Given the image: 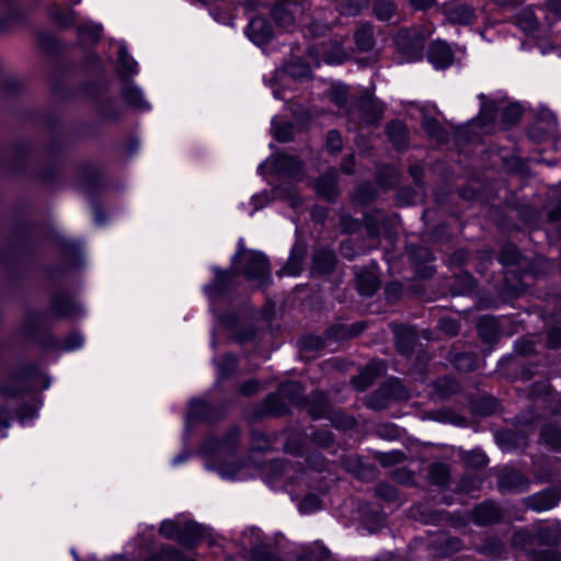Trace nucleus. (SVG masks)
Wrapping results in <instances>:
<instances>
[{
  "label": "nucleus",
  "mask_w": 561,
  "mask_h": 561,
  "mask_svg": "<svg viewBox=\"0 0 561 561\" xmlns=\"http://www.w3.org/2000/svg\"><path fill=\"white\" fill-rule=\"evenodd\" d=\"M561 541V533L551 527H542L529 537L524 550L531 561H561V553L554 548Z\"/></svg>",
  "instance_id": "f257e3e1"
},
{
  "label": "nucleus",
  "mask_w": 561,
  "mask_h": 561,
  "mask_svg": "<svg viewBox=\"0 0 561 561\" xmlns=\"http://www.w3.org/2000/svg\"><path fill=\"white\" fill-rule=\"evenodd\" d=\"M383 115V105L369 95L360 96L350 111V116L358 121L359 126L377 124Z\"/></svg>",
  "instance_id": "f03ea898"
},
{
  "label": "nucleus",
  "mask_w": 561,
  "mask_h": 561,
  "mask_svg": "<svg viewBox=\"0 0 561 561\" xmlns=\"http://www.w3.org/2000/svg\"><path fill=\"white\" fill-rule=\"evenodd\" d=\"M301 9V0H275L271 15L275 23L283 30L294 26L296 13Z\"/></svg>",
  "instance_id": "7ed1b4c3"
},
{
  "label": "nucleus",
  "mask_w": 561,
  "mask_h": 561,
  "mask_svg": "<svg viewBox=\"0 0 561 561\" xmlns=\"http://www.w3.org/2000/svg\"><path fill=\"white\" fill-rule=\"evenodd\" d=\"M529 485L530 480L528 477L515 468L505 467L499 473L497 488L502 493H523L528 491Z\"/></svg>",
  "instance_id": "20e7f679"
},
{
  "label": "nucleus",
  "mask_w": 561,
  "mask_h": 561,
  "mask_svg": "<svg viewBox=\"0 0 561 561\" xmlns=\"http://www.w3.org/2000/svg\"><path fill=\"white\" fill-rule=\"evenodd\" d=\"M243 274L248 279L263 284L271 276L267 257L261 252H251L245 257Z\"/></svg>",
  "instance_id": "39448f33"
},
{
  "label": "nucleus",
  "mask_w": 561,
  "mask_h": 561,
  "mask_svg": "<svg viewBox=\"0 0 561 561\" xmlns=\"http://www.w3.org/2000/svg\"><path fill=\"white\" fill-rule=\"evenodd\" d=\"M215 280L205 286V293L210 300H217L228 294L236 286L237 273L227 270L222 271L218 267L214 268Z\"/></svg>",
  "instance_id": "423d86ee"
},
{
  "label": "nucleus",
  "mask_w": 561,
  "mask_h": 561,
  "mask_svg": "<svg viewBox=\"0 0 561 561\" xmlns=\"http://www.w3.org/2000/svg\"><path fill=\"white\" fill-rule=\"evenodd\" d=\"M50 312L57 318L71 319L81 313L75 297L68 293H56L50 298Z\"/></svg>",
  "instance_id": "0eeeda50"
},
{
  "label": "nucleus",
  "mask_w": 561,
  "mask_h": 561,
  "mask_svg": "<svg viewBox=\"0 0 561 561\" xmlns=\"http://www.w3.org/2000/svg\"><path fill=\"white\" fill-rule=\"evenodd\" d=\"M397 44L408 61L422 59L424 41L416 33L401 32L397 37Z\"/></svg>",
  "instance_id": "6e6552de"
},
{
  "label": "nucleus",
  "mask_w": 561,
  "mask_h": 561,
  "mask_svg": "<svg viewBox=\"0 0 561 561\" xmlns=\"http://www.w3.org/2000/svg\"><path fill=\"white\" fill-rule=\"evenodd\" d=\"M561 500V492L556 488H548L541 492L528 496L525 504L528 508L541 512L551 510L558 505Z\"/></svg>",
  "instance_id": "1a4fd4ad"
},
{
  "label": "nucleus",
  "mask_w": 561,
  "mask_h": 561,
  "mask_svg": "<svg viewBox=\"0 0 561 561\" xmlns=\"http://www.w3.org/2000/svg\"><path fill=\"white\" fill-rule=\"evenodd\" d=\"M245 33L254 44L263 45L272 39L274 30L266 18L255 16L250 20Z\"/></svg>",
  "instance_id": "9d476101"
},
{
  "label": "nucleus",
  "mask_w": 561,
  "mask_h": 561,
  "mask_svg": "<svg viewBox=\"0 0 561 561\" xmlns=\"http://www.w3.org/2000/svg\"><path fill=\"white\" fill-rule=\"evenodd\" d=\"M427 60L436 69H446L454 61V51L444 41H435L431 43L427 49Z\"/></svg>",
  "instance_id": "9b49d317"
},
{
  "label": "nucleus",
  "mask_w": 561,
  "mask_h": 561,
  "mask_svg": "<svg viewBox=\"0 0 561 561\" xmlns=\"http://www.w3.org/2000/svg\"><path fill=\"white\" fill-rule=\"evenodd\" d=\"M289 412L288 404L283 400L278 390L268 394L257 408L255 414L257 417L274 416L279 417Z\"/></svg>",
  "instance_id": "f8f14e48"
},
{
  "label": "nucleus",
  "mask_w": 561,
  "mask_h": 561,
  "mask_svg": "<svg viewBox=\"0 0 561 561\" xmlns=\"http://www.w3.org/2000/svg\"><path fill=\"white\" fill-rule=\"evenodd\" d=\"M305 407L313 420L327 419L333 409L328 397L321 391L311 392L306 399Z\"/></svg>",
  "instance_id": "ddd939ff"
},
{
  "label": "nucleus",
  "mask_w": 561,
  "mask_h": 561,
  "mask_svg": "<svg viewBox=\"0 0 561 561\" xmlns=\"http://www.w3.org/2000/svg\"><path fill=\"white\" fill-rule=\"evenodd\" d=\"M273 167L277 173L293 179H298L302 174L301 161L287 153L276 154L273 161Z\"/></svg>",
  "instance_id": "4468645a"
},
{
  "label": "nucleus",
  "mask_w": 561,
  "mask_h": 561,
  "mask_svg": "<svg viewBox=\"0 0 561 561\" xmlns=\"http://www.w3.org/2000/svg\"><path fill=\"white\" fill-rule=\"evenodd\" d=\"M444 14L449 23L459 25L471 24L476 19L473 8L465 3L445 7Z\"/></svg>",
  "instance_id": "2eb2a0df"
},
{
  "label": "nucleus",
  "mask_w": 561,
  "mask_h": 561,
  "mask_svg": "<svg viewBox=\"0 0 561 561\" xmlns=\"http://www.w3.org/2000/svg\"><path fill=\"white\" fill-rule=\"evenodd\" d=\"M502 512L497 505L484 502L478 505L472 512V520L476 525L486 526L500 522Z\"/></svg>",
  "instance_id": "dca6fc26"
},
{
  "label": "nucleus",
  "mask_w": 561,
  "mask_h": 561,
  "mask_svg": "<svg viewBox=\"0 0 561 561\" xmlns=\"http://www.w3.org/2000/svg\"><path fill=\"white\" fill-rule=\"evenodd\" d=\"M336 265V255L330 249H318L312 257V273L318 275H328L332 273Z\"/></svg>",
  "instance_id": "f3484780"
},
{
  "label": "nucleus",
  "mask_w": 561,
  "mask_h": 561,
  "mask_svg": "<svg viewBox=\"0 0 561 561\" xmlns=\"http://www.w3.org/2000/svg\"><path fill=\"white\" fill-rule=\"evenodd\" d=\"M206 528L195 522L182 524L179 542L186 547L193 548L197 546L206 537Z\"/></svg>",
  "instance_id": "a211bd4d"
},
{
  "label": "nucleus",
  "mask_w": 561,
  "mask_h": 561,
  "mask_svg": "<svg viewBox=\"0 0 561 561\" xmlns=\"http://www.w3.org/2000/svg\"><path fill=\"white\" fill-rule=\"evenodd\" d=\"M317 193L327 201H334L339 194L337 172L335 169L329 170L316 182Z\"/></svg>",
  "instance_id": "6ab92c4d"
},
{
  "label": "nucleus",
  "mask_w": 561,
  "mask_h": 561,
  "mask_svg": "<svg viewBox=\"0 0 561 561\" xmlns=\"http://www.w3.org/2000/svg\"><path fill=\"white\" fill-rule=\"evenodd\" d=\"M386 133L393 147L401 151L407 149L409 131L407 125L398 119L391 121L386 126Z\"/></svg>",
  "instance_id": "aec40b11"
},
{
  "label": "nucleus",
  "mask_w": 561,
  "mask_h": 561,
  "mask_svg": "<svg viewBox=\"0 0 561 561\" xmlns=\"http://www.w3.org/2000/svg\"><path fill=\"white\" fill-rule=\"evenodd\" d=\"M357 290L362 296L371 297L379 288L380 280L373 270L356 271Z\"/></svg>",
  "instance_id": "412c9836"
},
{
  "label": "nucleus",
  "mask_w": 561,
  "mask_h": 561,
  "mask_svg": "<svg viewBox=\"0 0 561 561\" xmlns=\"http://www.w3.org/2000/svg\"><path fill=\"white\" fill-rule=\"evenodd\" d=\"M396 344L399 352L403 355H410L417 340L414 328L409 325H398L394 329Z\"/></svg>",
  "instance_id": "4be33fe9"
},
{
  "label": "nucleus",
  "mask_w": 561,
  "mask_h": 561,
  "mask_svg": "<svg viewBox=\"0 0 561 561\" xmlns=\"http://www.w3.org/2000/svg\"><path fill=\"white\" fill-rule=\"evenodd\" d=\"M278 392L283 400L294 407H305L306 397L304 388L297 381H287L278 386Z\"/></svg>",
  "instance_id": "5701e85b"
},
{
  "label": "nucleus",
  "mask_w": 561,
  "mask_h": 561,
  "mask_svg": "<svg viewBox=\"0 0 561 561\" xmlns=\"http://www.w3.org/2000/svg\"><path fill=\"white\" fill-rule=\"evenodd\" d=\"M480 339L489 344L497 341L500 335V327L497 320L491 316H483L479 319L477 324Z\"/></svg>",
  "instance_id": "b1692460"
},
{
  "label": "nucleus",
  "mask_w": 561,
  "mask_h": 561,
  "mask_svg": "<svg viewBox=\"0 0 561 561\" xmlns=\"http://www.w3.org/2000/svg\"><path fill=\"white\" fill-rule=\"evenodd\" d=\"M47 322V314L43 311L34 310L30 311L23 320V332L24 334L33 339L44 328Z\"/></svg>",
  "instance_id": "393cba45"
},
{
  "label": "nucleus",
  "mask_w": 561,
  "mask_h": 561,
  "mask_svg": "<svg viewBox=\"0 0 561 561\" xmlns=\"http://www.w3.org/2000/svg\"><path fill=\"white\" fill-rule=\"evenodd\" d=\"M354 42L358 50H371L375 46L373 26L369 23L362 24L354 33Z\"/></svg>",
  "instance_id": "a878e982"
},
{
  "label": "nucleus",
  "mask_w": 561,
  "mask_h": 561,
  "mask_svg": "<svg viewBox=\"0 0 561 561\" xmlns=\"http://www.w3.org/2000/svg\"><path fill=\"white\" fill-rule=\"evenodd\" d=\"M124 100L133 107L137 110H148L149 104L144 99L142 92L131 82L127 81L122 90Z\"/></svg>",
  "instance_id": "bb28decb"
},
{
  "label": "nucleus",
  "mask_w": 561,
  "mask_h": 561,
  "mask_svg": "<svg viewBox=\"0 0 561 561\" xmlns=\"http://www.w3.org/2000/svg\"><path fill=\"white\" fill-rule=\"evenodd\" d=\"M378 374L379 370L376 365H368L352 378V385L356 390L365 391L374 383Z\"/></svg>",
  "instance_id": "cd10ccee"
},
{
  "label": "nucleus",
  "mask_w": 561,
  "mask_h": 561,
  "mask_svg": "<svg viewBox=\"0 0 561 561\" xmlns=\"http://www.w3.org/2000/svg\"><path fill=\"white\" fill-rule=\"evenodd\" d=\"M397 3L393 0H374L371 11L374 16L381 21H390L397 13Z\"/></svg>",
  "instance_id": "c85d7f7f"
},
{
  "label": "nucleus",
  "mask_w": 561,
  "mask_h": 561,
  "mask_svg": "<svg viewBox=\"0 0 561 561\" xmlns=\"http://www.w3.org/2000/svg\"><path fill=\"white\" fill-rule=\"evenodd\" d=\"M433 388L435 394L440 399L449 398L460 390L458 381L450 376H444L436 379L433 383Z\"/></svg>",
  "instance_id": "c756f323"
},
{
  "label": "nucleus",
  "mask_w": 561,
  "mask_h": 561,
  "mask_svg": "<svg viewBox=\"0 0 561 561\" xmlns=\"http://www.w3.org/2000/svg\"><path fill=\"white\" fill-rule=\"evenodd\" d=\"M379 393H383L388 398V400H403L408 398L407 389L398 378H392L385 381L379 387Z\"/></svg>",
  "instance_id": "7c9ffc66"
},
{
  "label": "nucleus",
  "mask_w": 561,
  "mask_h": 561,
  "mask_svg": "<svg viewBox=\"0 0 561 561\" xmlns=\"http://www.w3.org/2000/svg\"><path fill=\"white\" fill-rule=\"evenodd\" d=\"M428 481L438 486H446L449 483L450 472L446 465L434 462L428 466Z\"/></svg>",
  "instance_id": "2f4dec72"
},
{
  "label": "nucleus",
  "mask_w": 561,
  "mask_h": 561,
  "mask_svg": "<svg viewBox=\"0 0 561 561\" xmlns=\"http://www.w3.org/2000/svg\"><path fill=\"white\" fill-rule=\"evenodd\" d=\"M284 71L294 79H307L311 75V68L308 62L300 58H294L284 65Z\"/></svg>",
  "instance_id": "473e14b6"
},
{
  "label": "nucleus",
  "mask_w": 561,
  "mask_h": 561,
  "mask_svg": "<svg viewBox=\"0 0 561 561\" xmlns=\"http://www.w3.org/2000/svg\"><path fill=\"white\" fill-rule=\"evenodd\" d=\"M449 359L459 371H472L477 368V358L470 352H450Z\"/></svg>",
  "instance_id": "72a5a7b5"
},
{
  "label": "nucleus",
  "mask_w": 561,
  "mask_h": 561,
  "mask_svg": "<svg viewBox=\"0 0 561 561\" xmlns=\"http://www.w3.org/2000/svg\"><path fill=\"white\" fill-rule=\"evenodd\" d=\"M322 57L327 64H342L347 55L341 44L331 42L323 44Z\"/></svg>",
  "instance_id": "f704fd0d"
},
{
  "label": "nucleus",
  "mask_w": 561,
  "mask_h": 561,
  "mask_svg": "<svg viewBox=\"0 0 561 561\" xmlns=\"http://www.w3.org/2000/svg\"><path fill=\"white\" fill-rule=\"evenodd\" d=\"M304 256L305 250L302 248H294L282 272L293 276L300 274Z\"/></svg>",
  "instance_id": "c9c22d12"
},
{
  "label": "nucleus",
  "mask_w": 561,
  "mask_h": 561,
  "mask_svg": "<svg viewBox=\"0 0 561 561\" xmlns=\"http://www.w3.org/2000/svg\"><path fill=\"white\" fill-rule=\"evenodd\" d=\"M118 61L122 77H129L137 72V62L128 54L127 47L124 45L118 48Z\"/></svg>",
  "instance_id": "e433bc0d"
},
{
  "label": "nucleus",
  "mask_w": 561,
  "mask_h": 561,
  "mask_svg": "<svg viewBox=\"0 0 561 561\" xmlns=\"http://www.w3.org/2000/svg\"><path fill=\"white\" fill-rule=\"evenodd\" d=\"M497 259L504 266H515L520 264L522 254L516 245L507 243L501 249Z\"/></svg>",
  "instance_id": "4c0bfd02"
},
{
  "label": "nucleus",
  "mask_w": 561,
  "mask_h": 561,
  "mask_svg": "<svg viewBox=\"0 0 561 561\" xmlns=\"http://www.w3.org/2000/svg\"><path fill=\"white\" fill-rule=\"evenodd\" d=\"M378 195L376 186L369 182L359 184L354 193V201L360 205H368Z\"/></svg>",
  "instance_id": "58836bf2"
},
{
  "label": "nucleus",
  "mask_w": 561,
  "mask_h": 561,
  "mask_svg": "<svg viewBox=\"0 0 561 561\" xmlns=\"http://www.w3.org/2000/svg\"><path fill=\"white\" fill-rule=\"evenodd\" d=\"M238 367V357L234 354L228 353L217 364L218 377L220 379L231 378Z\"/></svg>",
  "instance_id": "ea45409f"
},
{
  "label": "nucleus",
  "mask_w": 561,
  "mask_h": 561,
  "mask_svg": "<svg viewBox=\"0 0 561 561\" xmlns=\"http://www.w3.org/2000/svg\"><path fill=\"white\" fill-rule=\"evenodd\" d=\"M541 438L552 449H561V430L554 425L548 424L541 428Z\"/></svg>",
  "instance_id": "a19ab883"
},
{
  "label": "nucleus",
  "mask_w": 561,
  "mask_h": 561,
  "mask_svg": "<svg viewBox=\"0 0 561 561\" xmlns=\"http://www.w3.org/2000/svg\"><path fill=\"white\" fill-rule=\"evenodd\" d=\"M250 561H279V558L266 543H256L250 550Z\"/></svg>",
  "instance_id": "79ce46f5"
},
{
  "label": "nucleus",
  "mask_w": 561,
  "mask_h": 561,
  "mask_svg": "<svg viewBox=\"0 0 561 561\" xmlns=\"http://www.w3.org/2000/svg\"><path fill=\"white\" fill-rule=\"evenodd\" d=\"M330 557V551L327 547L316 542L313 547L305 550L299 556V561H325Z\"/></svg>",
  "instance_id": "37998d69"
},
{
  "label": "nucleus",
  "mask_w": 561,
  "mask_h": 561,
  "mask_svg": "<svg viewBox=\"0 0 561 561\" xmlns=\"http://www.w3.org/2000/svg\"><path fill=\"white\" fill-rule=\"evenodd\" d=\"M370 0H343L340 10L343 15L356 16L368 8Z\"/></svg>",
  "instance_id": "c03bdc74"
},
{
  "label": "nucleus",
  "mask_w": 561,
  "mask_h": 561,
  "mask_svg": "<svg viewBox=\"0 0 561 561\" xmlns=\"http://www.w3.org/2000/svg\"><path fill=\"white\" fill-rule=\"evenodd\" d=\"M397 170L391 165H381L377 169L376 178L381 187L389 188L396 184Z\"/></svg>",
  "instance_id": "a18cd8bd"
},
{
  "label": "nucleus",
  "mask_w": 561,
  "mask_h": 561,
  "mask_svg": "<svg viewBox=\"0 0 561 561\" xmlns=\"http://www.w3.org/2000/svg\"><path fill=\"white\" fill-rule=\"evenodd\" d=\"M50 18L60 26H71L76 21V12L73 10L61 11L57 5L49 8Z\"/></svg>",
  "instance_id": "49530a36"
},
{
  "label": "nucleus",
  "mask_w": 561,
  "mask_h": 561,
  "mask_svg": "<svg viewBox=\"0 0 561 561\" xmlns=\"http://www.w3.org/2000/svg\"><path fill=\"white\" fill-rule=\"evenodd\" d=\"M146 561H184V558L179 549L164 546L157 554L151 556Z\"/></svg>",
  "instance_id": "de8ad7c7"
},
{
  "label": "nucleus",
  "mask_w": 561,
  "mask_h": 561,
  "mask_svg": "<svg viewBox=\"0 0 561 561\" xmlns=\"http://www.w3.org/2000/svg\"><path fill=\"white\" fill-rule=\"evenodd\" d=\"M375 458L382 467H390L403 462L405 455L400 450H391L388 453L378 451Z\"/></svg>",
  "instance_id": "09e8293b"
},
{
  "label": "nucleus",
  "mask_w": 561,
  "mask_h": 561,
  "mask_svg": "<svg viewBox=\"0 0 561 561\" xmlns=\"http://www.w3.org/2000/svg\"><path fill=\"white\" fill-rule=\"evenodd\" d=\"M22 391L21 378L18 376L10 377L0 383V394L4 398H13Z\"/></svg>",
  "instance_id": "8fccbe9b"
},
{
  "label": "nucleus",
  "mask_w": 561,
  "mask_h": 561,
  "mask_svg": "<svg viewBox=\"0 0 561 561\" xmlns=\"http://www.w3.org/2000/svg\"><path fill=\"white\" fill-rule=\"evenodd\" d=\"M327 419L336 428L346 430V428H352L355 426V420L352 416L346 415L345 413H343L339 410L332 409L330 415Z\"/></svg>",
  "instance_id": "3c124183"
},
{
  "label": "nucleus",
  "mask_w": 561,
  "mask_h": 561,
  "mask_svg": "<svg viewBox=\"0 0 561 561\" xmlns=\"http://www.w3.org/2000/svg\"><path fill=\"white\" fill-rule=\"evenodd\" d=\"M182 524L165 519L159 527V534L167 539L179 541Z\"/></svg>",
  "instance_id": "603ef678"
},
{
  "label": "nucleus",
  "mask_w": 561,
  "mask_h": 561,
  "mask_svg": "<svg viewBox=\"0 0 561 561\" xmlns=\"http://www.w3.org/2000/svg\"><path fill=\"white\" fill-rule=\"evenodd\" d=\"M454 286L458 288V294L460 295H467L471 294L476 289V280L474 278L469 274H461L459 275Z\"/></svg>",
  "instance_id": "864d4df0"
},
{
  "label": "nucleus",
  "mask_w": 561,
  "mask_h": 561,
  "mask_svg": "<svg viewBox=\"0 0 561 561\" xmlns=\"http://www.w3.org/2000/svg\"><path fill=\"white\" fill-rule=\"evenodd\" d=\"M78 36L81 41L95 43L101 36V27L98 25L85 24L78 27Z\"/></svg>",
  "instance_id": "5fc2aeb1"
},
{
  "label": "nucleus",
  "mask_w": 561,
  "mask_h": 561,
  "mask_svg": "<svg viewBox=\"0 0 561 561\" xmlns=\"http://www.w3.org/2000/svg\"><path fill=\"white\" fill-rule=\"evenodd\" d=\"M294 134V126L291 123L283 122L274 125V137L279 142H287L291 140Z\"/></svg>",
  "instance_id": "6e6d98bb"
},
{
  "label": "nucleus",
  "mask_w": 561,
  "mask_h": 561,
  "mask_svg": "<svg viewBox=\"0 0 561 561\" xmlns=\"http://www.w3.org/2000/svg\"><path fill=\"white\" fill-rule=\"evenodd\" d=\"M325 147H327V150L331 153V154H339L342 150V137H341V134L335 130V129H332L330 131H328L327 134V139H325Z\"/></svg>",
  "instance_id": "4d7b16f0"
},
{
  "label": "nucleus",
  "mask_w": 561,
  "mask_h": 561,
  "mask_svg": "<svg viewBox=\"0 0 561 561\" xmlns=\"http://www.w3.org/2000/svg\"><path fill=\"white\" fill-rule=\"evenodd\" d=\"M299 346L304 352H314L324 346V341L320 336L307 335L299 340Z\"/></svg>",
  "instance_id": "13d9d810"
},
{
  "label": "nucleus",
  "mask_w": 561,
  "mask_h": 561,
  "mask_svg": "<svg viewBox=\"0 0 561 561\" xmlns=\"http://www.w3.org/2000/svg\"><path fill=\"white\" fill-rule=\"evenodd\" d=\"M463 460L468 467L482 469L488 465L486 456L481 451H470L463 456Z\"/></svg>",
  "instance_id": "bf43d9fd"
},
{
  "label": "nucleus",
  "mask_w": 561,
  "mask_h": 561,
  "mask_svg": "<svg viewBox=\"0 0 561 561\" xmlns=\"http://www.w3.org/2000/svg\"><path fill=\"white\" fill-rule=\"evenodd\" d=\"M252 448L260 451H265L272 448L271 440L262 431L254 430L251 432Z\"/></svg>",
  "instance_id": "052dcab7"
},
{
  "label": "nucleus",
  "mask_w": 561,
  "mask_h": 561,
  "mask_svg": "<svg viewBox=\"0 0 561 561\" xmlns=\"http://www.w3.org/2000/svg\"><path fill=\"white\" fill-rule=\"evenodd\" d=\"M311 440L319 447L328 448L333 445L334 437L329 430H320L312 433Z\"/></svg>",
  "instance_id": "680f3d73"
},
{
  "label": "nucleus",
  "mask_w": 561,
  "mask_h": 561,
  "mask_svg": "<svg viewBox=\"0 0 561 561\" xmlns=\"http://www.w3.org/2000/svg\"><path fill=\"white\" fill-rule=\"evenodd\" d=\"M481 483H482V479L479 476L472 474V473H467L461 478L459 488L463 492L469 493V492H472V491L479 489Z\"/></svg>",
  "instance_id": "e2e57ef3"
},
{
  "label": "nucleus",
  "mask_w": 561,
  "mask_h": 561,
  "mask_svg": "<svg viewBox=\"0 0 561 561\" xmlns=\"http://www.w3.org/2000/svg\"><path fill=\"white\" fill-rule=\"evenodd\" d=\"M376 495L387 502H394L398 499L396 488L388 483H379L375 489Z\"/></svg>",
  "instance_id": "0e129e2a"
},
{
  "label": "nucleus",
  "mask_w": 561,
  "mask_h": 561,
  "mask_svg": "<svg viewBox=\"0 0 561 561\" xmlns=\"http://www.w3.org/2000/svg\"><path fill=\"white\" fill-rule=\"evenodd\" d=\"M423 128H424L425 133L430 137H433V138L440 139L444 134V129H443L442 125L435 118L425 119L423 122Z\"/></svg>",
  "instance_id": "69168bd1"
},
{
  "label": "nucleus",
  "mask_w": 561,
  "mask_h": 561,
  "mask_svg": "<svg viewBox=\"0 0 561 561\" xmlns=\"http://www.w3.org/2000/svg\"><path fill=\"white\" fill-rule=\"evenodd\" d=\"M82 343V336L78 332H71L66 336L62 345L60 346V350L67 352L73 351L81 347Z\"/></svg>",
  "instance_id": "338daca9"
},
{
  "label": "nucleus",
  "mask_w": 561,
  "mask_h": 561,
  "mask_svg": "<svg viewBox=\"0 0 561 561\" xmlns=\"http://www.w3.org/2000/svg\"><path fill=\"white\" fill-rule=\"evenodd\" d=\"M320 499L314 494L307 495L299 504V510L302 513H311L320 508Z\"/></svg>",
  "instance_id": "774afa93"
}]
</instances>
